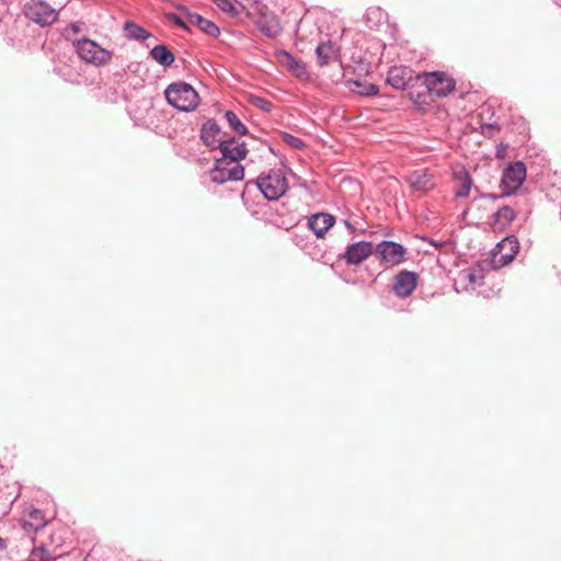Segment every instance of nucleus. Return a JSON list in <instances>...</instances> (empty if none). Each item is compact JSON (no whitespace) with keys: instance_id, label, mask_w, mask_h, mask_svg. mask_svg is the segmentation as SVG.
Instances as JSON below:
<instances>
[{"instance_id":"nucleus-13","label":"nucleus","mask_w":561,"mask_h":561,"mask_svg":"<svg viewBox=\"0 0 561 561\" xmlns=\"http://www.w3.org/2000/svg\"><path fill=\"white\" fill-rule=\"evenodd\" d=\"M221 152L219 159H226L228 162L240 163L248 154V148L244 141H239L236 138L225 139L222 145L218 148Z\"/></svg>"},{"instance_id":"nucleus-34","label":"nucleus","mask_w":561,"mask_h":561,"mask_svg":"<svg viewBox=\"0 0 561 561\" xmlns=\"http://www.w3.org/2000/svg\"><path fill=\"white\" fill-rule=\"evenodd\" d=\"M170 20L178 26L184 28V30H187V26H186V23L182 20L181 16L176 15V14H171L170 15Z\"/></svg>"},{"instance_id":"nucleus-5","label":"nucleus","mask_w":561,"mask_h":561,"mask_svg":"<svg viewBox=\"0 0 561 561\" xmlns=\"http://www.w3.org/2000/svg\"><path fill=\"white\" fill-rule=\"evenodd\" d=\"M75 47L80 59L93 66L100 67L111 61L112 54L92 39H78L75 43Z\"/></svg>"},{"instance_id":"nucleus-4","label":"nucleus","mask_w":561,"mask_h":561,"mask_svg":"<svg viewBox=\"0 0 561 561\" xmlns=\"http://www.w3.org/2000/svg\"><path fill=\"white\" fill-rule=\"evenodd\" d=\"M23 13L42 27L54 24L59 16V12L44 0H28L23 7Z\"/></svg>"},{"instance_id":"nucleus-23","label":"nucleus","mask_w":561,"mask_h":561,"mask_svg":"<svg viewBox=\"0 0 561 561\" xmlns=\"http://www.w3.org/2000/svg\"><path fill=\"white\" fill-rule=\"evenodd\" d=\"M485 270L482 263H477L461 272L462 278L473 286L483 285Z\"/></svg>"},{"instance_id":"nucleus-11","label":"nucleus","mask_w":561,"mask_h":561,"mask_svg":"<svg viewBox=\"0 0 561 561\" xmlns=\"http://www.w3.org/2000/svg\"><path fill=\"white\" fill-rule=\"evenodd\" d=\"M374 254V243L370 241H357L348 244L343 253L337 255L347 266H358Z\"/></svg>"},{"instance_id":"nucleus-1","label":"nucleus","mask_w":561,"mask_h":561,"mask_svg":"<svg viewBox=\"0 0 561 561\" xmlns=\"http://www.w3.org/2000/svg\"><path fill=\"white\" fill-rule=\"evenodd\" d=\"M251 187H256L267 201H277L287 192L288 181L280 169H272L259 175L256 180L247 182L242 196Z\"/></svg>"},{"instance_id":"nucleus-16","label":"nucleus","mask_w":561,"mask_h":561,"mask_svg":"<svg viewBox=\"0 0 561 561\" xmlns=\"http://www.w3.org/2000/svg\"><path fill=\"white\" fill-rule=\"evenodd\" d=\"M186 20L210 37L217 38L220 35L219 27L213 21L196 12H186Z\"/></svg>"},{"instance_id":"nucleus-32","label":"nucleus","mask_w":561,"mask_h":561,"mask_svg":"<svg viewBox=\"0 0 561 561\" xmlns=\"http://www.w3.org/2000/svg\"><path fill=\"white\" fill-rule=\"evenodd\" d=\"M480 129L482 135L491 138L500 130V126L496 123H484L481 124Z\"/></svg>"},{"instance_id":"nucleus-19","label":"nucleus","mask_w":561,"mask_h":561,"mask_svg":"<svg viewBox=\"0 0 561 561\" xmlns=\"http://www.w3.org/2000/svg\"><path fill=\"white\" fill-rule=\"evenodd\" d=\"M408 183L415 192L426 193L434 187L433 178L424 171H414L408 176Z\"/></svg>"},{"instance_id":"nucleus-12","label":"nucleus","mask_w":561,"mask_h":561,"mask_svg":"<svg viewBox=\"0 0 561 561\" xmlns=\"http://www.w3.org/2000/svg\"><path fill=\"white\" fill-rule=\"evenodd\" d=\"M419 274L412 271H401L393 277L392 290L399 298H407L416 288Z\"/></svg>"},{"instance_id":"nucleus-33","label":"nucleus","mask_w":561,"mask_h":561,"mask_svg":"<svg viewBox=\"0 0 561 561\" xmlns=\"http://www.w3.org/2000/svg\"><path fill=\"white\" fill-rule=\"evenodd\" d=\"M215 2L225 12L233 9V4L230 2V0H215Z\"/></svg>"},{"instance_id":"nucleus-28","label":"nucleus","mask_w":561,"mask_h":561,"mask_svg":"<svg viewBox=\"0 0 561 561\" xmlns=\"http://www.w3.org/2000/svg\"><path fill=\"white\" fill-rule=\"evenodd\" d=\"M353 85L354 88H352V91L363 96H373L379 92L378 87L369 82H362L356 80L353 81Z\"/></svg>"},{"instance_id":"nucleus-22","label":"nucleus","mask_w":561,"mask_h":561,"mask_svg":"<svg viewBox=\"0 0 561 561\" xmlns=\"http://www.w3.org/2000/svg\"><path fill=\"white\" fill-rule=\"evenodd\" d=\"M409 99L417 106L426 105L432 101V94L426 84L419 82L416 88H408Z\"/></svg>"},{"instance_id":"nucleus-27","label":"nucleus","mask_w":561,"mask_h":561,"mask_svg":"<svg viewBox=\"0 0 561 561\" xmlns=\"http://www.w3.org/2000/svg\"><path fill=\"white\" fill-rule=\"evenodd\" d=\"M225 118L227 119L230 128L238 135L244 136L248 134L247 126L239 119L233 111H226Z\"/></svg>"},{"instance_id":"nucleus-36","label":"nucleus","mask_w":561,"mask_h":561,"mask_svg":"<svg viewBox=\"0 0 561 561\" xmlns=\"http://www.w3.org/2000/svg\"><path fill=\"white\" fill-rule=\"evenodd\" d=\"M7 548L5 541L0 537V552Z\"/></svg>"},{"instance_id":"nucleus-21","label":"nucleus","mask_w":561,"mask_h":561,"mask_svg":"<svg viewBox=\"0 0 561 561\" xmlns=\"http://www.w3.org/2000/svg\"><path fill=\"white\" fill-rule=\"evenodd\" d=\"M278 61L286 67L296 77L302 78L307 76V69L305 65L297 60L291 54L286 50H280L278 54Z\"/></svg>"},{"instance_id":"nucleus-18","label":"nucleus","mask_w":561,"mask_h":561,"mask_svg":"<svg viewBox=\"0 0 561 561\" xmlns=\"http://www.w3.org/2000/svg\"><path fill=\"white\" fill-rule=\"evenodd\" d=\"M519 210L512 205H503L493 214L492 227L494 230L506 228L515 218Z\"/></svg>"},{"instance_id":"nucleus-26","label":"nucleus","mask_w":561,"mask_h":561,"mask_svg":"<svg viewBox=\"0 0 561 561\" xmlns=\"http://www.w3.org/2000/svg\"><path fill=\"white\" fill-rule=\"evenodd\" d=\"M123 31L125 37L134 41L147 39L151 36V34L146 28L136 24L133 21H126L124 23Z\"/></svg>"},{"instance_id":"nucleus-9","label":"nucleus","mask_w":561,"mask_h":561,"mask_svg":"<svg viewBox=\"0 0 561 561\" xmlns=\"http://www.w3.org/2000/svg\"><path fill=\"white\" fill-rule=\"evenodd\" d=\"M386 81L396 90L416 88L420 82V73L408 66H393L389 69Z\"/></svg>"},{"instance_id":"nucleus-20","label":"nucleus","mask_w":561,"mask_h":561,"mask_svg":"<svg viewBox=\"0 0 561 561\" xmlns=\"http://www.w3.org/2000/svg\"><path fill=\"white\" fill-rule=\"evenodd\" d=\"M318 64L320 67L335 61L339 57V49L331 41H322L316 48Z\"/></svg>"},{"instance_id":"nucleus-29","label":"nucleus","mask_w":561,"mask_h":561,"mask_svg":"<svg viewBox=\"0 0 561 561\" xmlns=\"http://www.w3.org/2000/svg\"><path fill=\"white\" fill-rule=\"evenodd\" d=\"M54 556L51 551L45 546H35L30 553V561H51Z\"/></svg>"},{"instance_id":"nucleus-14","label":"nucleus","mask_w":561,"mask_h":561,"mask_svg":"<svg viewBox=\"0 0 561 561\" xmlns=\"http://www.w3.org/2000/svg\"><path fill=\"white\" fill-rule=\"evenodd\" d=\"M201 138L203 142L211 150L218 149L225 141L224 133L220 126L214 121L209 119L201 128Z\"/></svg>"},{"instance_id":"nucleus-3","label":"nucleus","mask_w":561,"mask_h":561,"mask_svg":"<svg viewBox=\"0 0 561 561\" xmlns=\"http://www.w3.org/2000/svg\"><path fill=\"white\" fill-rule=\"evenodd\" d=\"M526 165L522 161H515L507 164L504 168L501 176L500 187L502 193L500 195L485 194L483 197L491 198L493 201L508 197L513 195L526 180Z\"/></svg>"},{"instance_id":"nucleus-15","label":"nucleus","mask_w":561,"mask_h":561,"mask_svg":"<svg viewBox=\"0 0 561 561\" xmlns=\"http://www.w3.org/2000/svg\"><path fill=\"white\" fill-rule=\"evenodd\" d=\"M335 217L327 213H318L309 217L308 227L317 238H323L328 230L334 225Z\"/></svg>"},{"instance_id":"nucleus-25","label":"nucleus","mask_w":561,"mask_h":561,"mask_svg":"<svg viewBox=\"0 0 561 561\" xmlns=\"http://www.w3.org/2000/svg\"><path fill=\"white\" fill-rule=\"evenodd\" d=\"M149 54L153 60L163 67H170L174 62V55L165 45H156Z\"/></svg>"},{"instance_id":"nucleus-37","label":"nucleus","mask_w":561,"mask_h":561,"mask_svg":"<svg viewBox=\"0 0 561 561\" xmlns=\"http://www.w3.org/2000/svg\"><path fill=\"white\" fill-rule=\"evenodd\" d=\"M262 31H263L267 36H272V33H270L268 31H265L264 28H262Z\"/></svg>"},{"instance_id":"nucleus-10","label":"nucleus","mask_w":561,"mask_h":561,"mask_svg":"<svg viewBox=\"0 0 561 561\" xmlns=\"http://www.w3.org/2000/svg\"><path fill=\"white\" fill-rule=\"evenodd\" d=\"M374 253L381 263L397 266L405 261L407 249L401 243L383 240L374 245Z\"/></svg>"},{"instance_id":"nucleus-8","label":"nucleus","mask_w":561,"mask_h":561,"mask_svg":"<svg viewBox=\"0 0 561 561\" xmlns=\"http://www.w3.org/2000/svg\"><path fill=\"white\" fill-rule=\"evenodd\" d=\"M519 252V242L515 236L502 239L492 251L491 264L494 268L508 265Z\"/></svg>"},{"instance_id":"nucleus-17","label":"nucleus","mask_w":561,"mask_h":561,"mask_svg":"<svg viewBox=\"0 0 561 561\" xmlns=\"http://www.w3.org/2000/svg\"><path fill=\"white\" fill-rule=\"evenodd\" d=\"M45 515L39 508H30L23 514V529L26 531H38L46 526Z\"/></svg>"},{"instance_id":"nucleus-24","label":"nucleus","mask_w":561,"mask_h":561,"mask_svg":"<svg viewBox=\"0 0 561 561\" xmlns=\"http://www.w3.org/2000/svg\"><path fill=\"white\" fill-rule=\"evenodd\" d=\"M456 182V191L455 194L457 197H467L470 194L472 187V179L468 171L461 170L460 172L455 174Z\"/></svg>"},{"instance_id":"nucleus-6","label":"nucleus","mask_w":561,"mask_h":561,"mask_svg":"<svg viewBox=\"0 0 561 561\" xmlns=\"http://www.w3.org/2000/svg\"><path fill=\"white\" fill-rule=\"evenodd\" d=\"M420 82L426 84L436 98H445L456 88L455 79L444 71L420 72Z\"/></svg>"},{"instance_id":"nucleus-2","label":"nucleus","mask_w":561,"mask_h":561,"mask_svg":"<svg viewBox=\"0 0 561 561\" xmlns=\"http://www.w3.org/2000/svg\"><path fill=\"white\" fill-rule=\"evenodd\" d=\"M164 96L170 105L182 112H192L199 104L198 93L186 82L171 83L165 89Z\"/></svg>"},{"instance_id":"nucleus-35","label":"nucleus","mask_w":561,"mask_h":561,"mask_svg":"<svg viewBox=\"0 0 561 561\" xmlns=\"http://www.w3.org/2000/svg\"><path fill=\"white\" fill-rule=\"evenodd\" d=\"M344 225H345V227L347 228L348 231H351V232L355 231L354 226L352 225V222L348 219L344 220Z\"/></svg>"},{"instance_id":"nucleus-30","label":"nucleus","mask_w":561,"mask_h":561,"mask_svg":"<svg viewBox=\"0 0 561 561\" xmlns=\"http://www.w3.org/2000/svg\"><path fill=\"white\" fill-rule=\"evenodd\" d=\"M248 101L252 106L266 113H270L274 107L271 101L259 95L250 94Z\"/></svg>"},{"instance_id":"nucleus-7","label":"nucleus","mask_w":561,"mask_h":561,"mask_svg":"<svg viewBox=\"0 0 561 561\" xmlns=\"http://www.w3.org/2000/svg\"><path fill=\"white\" fill-rule=\"evenodd\" d=\"M211 182L225 184L229 181H241L244 178V168L238 162H228L226 159H216L214 168L209 171Z\"/></svg>"},{"instance_id":"nucleus-31","label":"nucleus","mask_w":561,"mask_h":561,"mask_svg":"<svg viewBox=\"0 0 561 561\" xmlns=\"http://www.w3.org/2000/svg\"><path fill=\"white\" fill-rule=\"evenodd\" d=\"M280 138H282L283 142H285L286 145H288L295 149H302L306 146L302 139H300L299 137H296L289 133H282Z\"/></svg>"}]
</instances>
